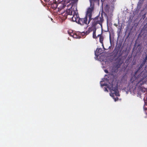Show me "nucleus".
I'll list each match as a JSON object with an SVG mask.
<instances>
[{"instance_id":"1","label":"nucleus","mask_w":147,"mask_h":147,"mask_svg":"<svg viewBox=\"0 0 147 147\" xmlns=\"http://www.w3.org/2000/svg\"><path fill=\"white\" fill-rule=\"evenodd\" d=\"M100 84L101 86H107L110 90V96L114 99L115 101H117L118 98L117 96H119V92L117 90V86L115 85V82H111V80H107L105 79H102Z\"/></svg>"},{"instance_id":"13","label":"nucleus","mask_w":147,"mask_h":147,"mask_svg":"<svg viewBox=\"0 0 147 147\" xmlns=\"http://www.w3.org/2000/svg\"><path fill=\"white\" fill-rule=\"evenodd\" d=\"M55 4H57L56 3H55L54 4H53V5L54 6V7L55 8H56L57 7H55Z\"/></svg>"},{"instance_id":"14","label":"nucleus","mask_w":147,"mask_h":147,"mask_svg":"<svg viewBox=\"0 0 147 147\" xmlns=\"http://www.w3.org/2000/svg\"><path fill=\"white\" fill-rule=\"evenodd\" d=\"M105 91H107V89L106 88H105Z\"/></svg>"},{"instance_id":"3","label":"nucleus","mask_w":147,"mask_h":147,"mask_svg":"<svg viewBox=\"0 0 147 147\" xmlns=\"http://www.w3.org/2000/svg\"><path fill=\"white\" fill-rule=\"evenodd\" d=\"M72 11H73V12L70 15L73 16L71 17L72 20L74 22H77L80 18L79 17L76 7L75 9H74L72 8Z\"/></svg>"},{"instance_id":"5","label":"nucleus","mask_w":147,"mask_h":147,"mask_svg":"<svg viewBox=\"0 0 147 147\" xmlns=\"http://www.w3.org/2000/svg\"><path fill=\"white\" fill-rule=\"evenodd\" d=\"M64 3L63 1H61V2L58 3L57 4H55V7H57L59 9L61 10L64 8L66 6Z\"/></svg>"},{"instance_id":"9","label":"nucleus","mask_w":147,"mask_h":147,"mask_svg":"<svg viewBox=\"0 0 147 147\" xmlns=\"http://www.w3.org/2000/svg\"><path fill=\"white\" fill-rule=\"evenodd\" d=\"M103 38L102 37H100V42L102 44V46L103 48L105 49V48L104 47V45H103Z\"/></svg>"},{"instance_id":"16","label":"nucleus","mask_w":147,"mask_h":147,"mask_svg":"<svg viewBox=\"0 0 147 147\" xmlns=\"http://www.w3.org/2000/svg\"><path fill=\"white\" fill-rule=\"evenodd\" d=\"M105 71L107 73H108V71L107 70H105Z\"/></svg>"},{"instance_id":"12","label":"nucleus","mask_w":147,"mask_h":147,"mask_svg":"<svg viewBox=\"0 0 147 147\" xmlns=\"http://www.w3.org/2000/svg\"><path fill=\"white\" fill-rule=\"evenodd\" d=\"M71 0H65V1L66 2H69ZM72 1H74V2H77V0H72Z\"/></svg>"},{"instance_id":"7","label":"nucleus","mask_w":147,"mask_h":147,"mask_svg":"<svg viewBox=\"0 0 147 147\" xmlns=\"http://www.w3.org/2000/svg\"><path fill=\"white\" fill-rule=\"evenodd\" d=\"M102 53V49L100 48L97 49L95 52V55L96 56H98Z\"/></svg>"},{"instance_id":"8","label":"nucleus","mask_w":147,"mask_h":147,"mask_svg":"<svg viewBox=\"0 0 147 147\" xmlns=\"http://www.w3.org/2000/svg\"><path fill=\"white\" fill-rule=\"evenodd\" d=\"M96 30V29L94 27L93 28H92V31H93V37L95 38L97 37L95 34Z\"/></svg>"},{"instance_id":"10","label":"nucleus","mask_w":147,"mask_h":147,"mask_svg":"<svg viewBox=\"0 0 147 147\" xmlns=\"http://www.w3.org/2000/svg\"><path fill=\"white\" fill-rule=\"evenodd\" d=\"M68 33L70 36H73V37L74 38H76V36H77L76 35V34H74L73 33Z\"/></svg>"},{"instance_id":"17","label":"nucleus","mask_w":147,"mask_h":147,"mask_svg":"<svg viewBox=\"0 0 147 147\" xmlns=\"http://www.w3.org/2000/svg\"><path fill=\"white\" fill-rule=\"evenodd\" d=\"M146 106H147V105H146V104H145V105H144V106L145 107Z\"/></svg>"},{"instance_id":"2","label":"nucleus","mask_w":147,"mask_h":147,"mask_svg":"<svg viewBox=\"0 0 147 147\" xmlns=\"http://www.w3.org/2000/svg\"><path fill=\"white\" fill-rule=\"evenodd\" d=\"M89 1L90 7L88 8L85 17L83 18H80L77 22L78 24L82 25L84 24H88L92 19V0H89Z\"/></svg>"},{"instance_id":"4","label":"nucleus","mask_w":147,"mask_h":147,"mask_svg":"<svg viewBox=\"0 0 147 147\" xmlns=\"http://www.w3.org/2000/svg\"><path fill=\"white\" fill-rule=\"evenodd\" d=\"M73 1V3L72 4V6L69 9H67L63 13H62V16H63L65 18H67V16L68 15H71V14L72 13V12H73V11H72V9L73 7L74 6L75 3H76V2H74V1H72L71 0L69 2ZM68 3V2H67Z\"/></svg>"},{"instance_id":"15","label":"nucleus","mask_w":147,"mask_h":147,"mask_svg":"<svg viewBox=\"0 0 147 147\" xmlns=\"http://www.w3.org/2000/svg\"><path fill=\"white\" fill-rule=\"evenodd\" d=\"M51 0H45L46 1H50Z\"/></svg>"},{"instance_id":"11","label":"nucleus","mask_w":147,"mask_h":147,"mask_svg":"<svg viewBox=\"0 0 147 147\" xmlns=\"http://www.w3.org/2000/svg\"><path fill=\"white\" fill-rule=\"evenodd\" d=\"M91 31H92V27H89L88 28V30L87 32H88L89 33Z\"/></svg>"},{"instance_id":"6","label":"nucleus","mask_w":147,"mask_h":147,"mask_svg":"<svg viewBox=\"0 0 147 147\" xmlns=\"http://www.w3.org/2000/svg\"><path fill=\"white\" fill-rule=\"evenodd\" d=\"M93 21L94 22V24L95 25L98 23L100 24L102 21V20L100 17H96L93 19Z\"/></svg>"}]
</instances>
